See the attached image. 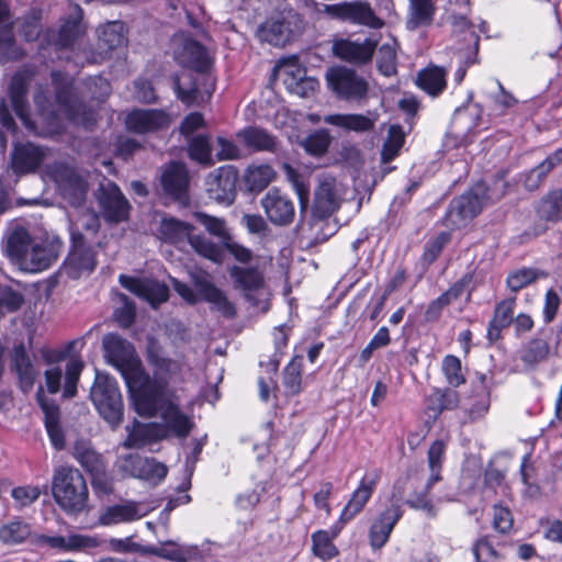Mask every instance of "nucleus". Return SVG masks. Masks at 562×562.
Masks as SVG:
<instances>
[{
    "label": "nucleus",
    "mask_w": 562,
    "mask_h": 562,
    "mask_svg": "<svg viewBox=\"0 0 562 562\" xmlns=\"http://www.w3.org/2000/svg\"><path fill=\"white\" fill-rule=\"evenodd\" d=\"M102 349L106 363L114 367L124 378L134 408L140 417H160L164 422H188L167 381L146 374L134 346L128 340L110 333L102 338Z\"/></svg>",
    "instance_id": "nucleus-1"
},
{
    "label": "nucleus",
    "mask_w": 562,
    "mask_h": 562,
    "mask_svg": "<svg viewBox=\"0 0 562 562\" xmlns=\"http://www.w3.org/2000/svg\"><path fill=\"white\" fill-rule=\"evenodd\" d=\"M63 241L57 236L35 237L29 227L12 222L5 228L1 248L20 270L36 273L48 269L58 258Z\"/></svg>",
    "instance_id": "nucleus-2"
},
{
    "label": "nucleus",
    "mask_w": 562,
    "mask_h": 562,
    "mask_svg": "<svg viewBox=\"0 0 562 562\" xmlns=\"http://www.w3.org/2000/svg\"><path fill=\"white\" fill-rule=\"evenodd\" d=\"M52 77L56 89L58 112L55 113L46 109L47 99L42 89H38L34 95V102L49 131L59 133L64 128L61 116L76 125L91 127L95 123V113L72 97L71 83L60 72H53Z\"/></svg>",
    "instance_id": "nucleus-3"
},
{
    "label": "nucleus",
    "mask_w": 562,
    "mask_h": 562,
    "mask_svg": "<svg viewBox=\"0 0 562 562\" xmlns=\"http://www.w3.org/2000/svg\"><path fill=\"white\" fill-rule=\"evenodd\" d=\"M52 492L55 502L67 513H80L87 507V483L80 471L75 468L59 467L55 470Z\"/></svg>",
    "instance_id": "nucleus-4"
},
{
    "label": "nucleus",
    "mask_w": 562,
    "mask_h": 562,
    "mask_svg": "<svg viewBox=\"0 0 562 562\" xmlns=\"http://www.w3.org/2000/svg\"><path fill=\"white\" fill-rule=\"evenodd\" d=\"M235 290L239 291L252 307L267 312L270 307V290L266 283L265 271L259 266H232L228 269Z\"/></svg>",
    "instance_id": "nucleus-5"
},
{
    "label": "nucleus",
    "mask_w": 562,
    "mask_h": 562,
    "mask_svg": "<svg viewBox=\"0 0 562 562\" xmlns=\"http://www.w3.org/2000/svg\"><path fill=\"white\" fill-rule=\"evenodd\" d=\"M488 199L491 196H487L486 189L482 184L453 199L442 218L443 226L451 231L465 227L481 213Z\"/></svg>",
    "instance_id": "nucleus-6"
},
{
    "label": "nucleus",
    "mask_w": 562,
    "mask_h": 562,
    "mask_svg": "<svg viewBox=\"0 0 562 562\" xmlns=\"http://www.w3.org/2000/svg\"><path fill=\"white\" fill-rule=\"evenodd\" d=\"M90 397L100 416L106 422H121L123 401L117 382L108 373L97 372Z\"/></svg>",
    "instance_id": "nucleus-7"
},
{
    "label": "nucleus",
    "mask_w": 562,
    "mask_h": 562,
    "mask_svg": "<svg viewBox=\"0 0 562 562\" xmlns=\"http://www.w3.org/2000/svg\"><path fill=\"white\" fill-rule=\"evenodd\" d=\"M193 424H132L126 427L125 448H140L170 437L184 438Z\"/></svg>",
    "instance_id": "nucleus-8"
},
{
    "label": "nucleus",
    "mask_w": 562,
    "mask_h": 562,
    "mask_svg": "<svg viewBox=\"0 0 562 562\" xmlns=\"http://www.w3.org/2000/svg\"><path fill=\"white\" fill-rule=\"evenodd\" d=\"M347 188L330 176H323L314 190L313 216L325 220L337 212L346 200Z\"/></svg>",
    "instance_id": "nucleus-9"
},
{
    "label": "nucleus",
    "mask_w": 562,
    "mask_h": 562,
    "mask_svg": "<svg viewBox=\"0 0 562 562\" xmlns=\"http://www.w3.org/2000/svg\"><path fill=\"white\" fill-rule=\"evenodd\" d=\"M46 172L71 205L79 206L85 202L88 192L87 181L72 167L58 161L47 166Z\"/></svg>",
    "instance_id": "nucleus-10"
},
{
    "label": "nucleus",
    "mask_w": 562,
    "mask_h": 562,
    "mask_svg": "<svg viewBox=\"0 0 562 562\" xmlns=\"http://www.w3.org/2000/svg\"><path fill=\"white\" fill-rule=\"evenodd\" d=\"M326 79L335 94L346 101H360L369 92L368 81L356 70L347 67H334L327 70Z\"/></svg>",
    "instance_id": "nucleus-11"
},
{
    "label": "nucleus",
    "mask_w": 562,
    "mask_h": 562,
    "mask_svg": "<svg viewBox=\"0 0 562 562\" xmlns=\"http://www.w3.org/2000/svg\"><path fill=\"white\" fill-rule=\"evenodd\" d=\"M115 467L126 476L160 483L168 473V468L153 458L142 457L138 453L120 454Z\"/></svg>",
    "instance_id": "nucleus-12"
},
{
    "label": "nucleus",
    "mask_w": 562,
    "mask_h": 562,
    "mask_svg": "<svg viewBox=\"0 0 562 562\" xmlns=\"http://www.w3.org/2000/svg\"><path fill=\"white\" fill-rule=\"evenodd\" d=\"M71 249L66 259L65 272L71 279H78L81 276L90 274L97 266V255L93 248L86 244L83 235L78 227H71Z\"/></svg>",
    "instance_id": "nucleus-13"
},
{
    "label": "nucleus",
    "mask_w": 562,
    "mask_h": 562,
    "mask_svg": "<svg viewBox=\"0 0 562 562\" xmlns=\"http://www.w3.org/2000/svg\"><path fill=\"white\" fill-rule=\"evenodd\" d=\"M325 12L335 19L370 29H382L385 22L376 16L368 2H340L325 5Z\"/></svg>",
    "instance_id": "nucleus-14"
},
{
    "label": "nucleus",
    "mask_w": 562,
    "mask_h": 562,
    "mask_svg": "<svg viewBox=\"0 0 562 562\" xmlns=\"http://www.w3.org/2000/svg\"><path fill=\"white\" fill-rule=\"evenodd\" d=\"M192 281L202 300L211 304V308L226 318L236 316V307L223 290L217 288L205 272H195Z\"/></svg>",
    "instance_id": "nucleus-15"
},
{
    "label": "nucleus",
    "mask_w": 562,
    "mask_h": 562,
    "mask_svg": "<svg viewBox=\"0 0 562 562\" xmlns=\"http://www.w3.org/2000/svg\"><path fill=\"white\" fill-rule=\"evenodd\" d=\"M98 200L101 214L105 221L120 223L127 220L130 203L115 183L111 181L102 183Z\"/></svg>",
    "instance_id": "nucleus-16"
},
{
    "label": "nucleus",
    "mask_w": 562,
    "mask_h": 562,
    "mask_svg": "<svg viewBox=\"0 0 562 562\" xmlns=\"http://www.w3.org/2000/svg\"><path fill=\"white\" fill-rule=\"evenodd\" d=\"M175 59L179 65L204 71L210 65L207 52L196 41L177 35L172 40Z\"/></svg>",
    "instance_id": "nucleus-17"
},
{
    "label": "nucleus",
    "mask_w": 562,
    "mask_h": 562,
    "mask_svg": "<svg viewBox=\"0 0 562 562\" xmlns=\"http://www.w3.org/2000/svg\"><path fill=\"white\" fill-rule=\"evenodd\" d=\"M46 157V148L31 142L18 143L11 154V169L18 176L33 173Z\"/></svg>",
    "instance_id": "nucleus-18"
},
{
    "label": "nucleus",
    "mask_w": 562,
    "mask_h": 562,
    "mask_svg": "<svg viewBox=\"0 0 562 562\" xmlns=\"http://www.w3.org/2000/svg\"><path fill=\"white\" fill-rule=\"evenodd\" d=\"M379 38L375 35L367 37L363 42L341 38L334 43L333 52L338 58L355 65L368 64L376 49Z\"/></svg>",
    "instance_id": "nucleus-19"
},
{
    "label": "nucleus",
    "mask_w": 562,
    "mask_h": 562,
    "mask_svg": "<svg viewBox=\"0 0 562 562\" xmlns=\"http://www.w3.org/2000/svg\"><path fill=\"white\" fill-rule=\"evenodd\" d=\"M237 172L233 167L217 168L206 178V192L209 198L225 204H232L235 199Z\"/></svg>",
    "instance_id": "nucleus-20"
},
{
    "label": "nucleus",
    "mask_w": 562,
    "mask_h": 562,
    "mask_svg": "<svg viewBox=\"0 0 562 562\" xmlns=\"http://www.w3.org/2000/svg\"><path fill=\"white\" fill-rule=\"evenodd\" d=\"M119 281L123 288L146 300L153 306L166 302L169 297L168 286L156 280L138 279L121 274Z\"/></svg>",
    "instance_id": "nucleus-21"
},
{
    "label": "nucleus",
    "mask_w": 562,
    "mask_h": 562,
    "mask_svg": "<svg viewBox=\"0 0 562 562\" xmlns=\"http://www.w3.org/2000/svg\"><path fill=\"white\" fill-rule=\"evenodd\" d=\"M294 20L295 15H273L260 25L258 37L270 45L282 47L292 40Z\"/></svg>",
    "instance_id": "nucleus-22"
},
{
    "label": "nucleus",
    "mask_w": 562,
    "mask_h": 562,
    "mask_svg": "<svg viewBox=\"0 0 562 562\" xmlns=\"http://www.w3.org/2000/svg\"><path fill=\"white\" fill-rule=\"evenodd\" d=\"M261 206L268 218L276 225H288L294 218L292 201L278 189L269 190L261 200Z\"/></svg>",
    "instance_id": "nucleus-23"
},
{
    "label": "nucleus",
    "mask_w": 562,
    "mask_h": 562,
    "mask_svg": "<svg viewBox=\"0 0 562 562\" xmlns=\"http://www.w3.org/2000/svg\"><path fill=\"white\" fill-rule=\"evenodd\" d=\"M160 183L164 191L173 199L179 201L186 199L190 184L187 167L177 161L168 164L161 170Z\"/></svg>",
    "instance_id": "nucleus-24"
},
{
    "label": "nucleus",
    "mask_w": 562,
    "mask_h": 562,
    "mask_svg": "<svg viewBox=\"0 0 562 562\" xmlns=\"http://www.w3.org/2000/svg\"><path fill=\"white\" fill-rule=\"evenodd\" d=\"M402 517V510L398 505H391L376 516L369 531L370 546L373 549H381L389 540L390 535Z\"/></svg>",
    "instance_id": "nucleus-25"
},
{
    "label": "nucleus",
    "mask_w": 562,
    "mask_h": 562,
    "mask_svg": "<svg viewBox=\"0 0 562 562\" xmlns=\"http://www.w3.org/2000/svg\"><path fill=\"white\" fill-rule=\"evenodd\" d=\"M170 117L160 110H135L126 117V126L130 131L144 134L168 127Z\"/></svg>",
    "instance_id": "nucleus-26"
},
{
    "label": "nucleus",
    "mask_w": 562,
    "mask_h": 562,
    "mask_svg": "<svg viewBox=\"0 0 562 562\" xmlns=\"http://www.w3.org/2000/svg\"><path fill=\"white\" fill-rule=\"evenodd\" d=\"M378 474L364 476L357 490L352 493L349 502L345 505L339 517V524L344 526L358 515L371 498L378 482Z\"/></svg>",
    "instance_id": "nucleus-27"
},
{
    "label": "nucleus",
    "mask_w": 562,
    "mask_h": 562,
    "mask_svg": "<svg viewBox=\"0 0 562 562\" xmlns=\"http://www.w3.org/2000/svg\"><path fill=\"white\" fill-rule=\"evenodd\" d=\"M378 120L374 112H368L367 115L358 113L331 114L324 117L326 124L352 131L356 133H364L373 130Z\"/></svg>",
    "instance_id": "nucleus-28"
},
{
    "label": "nucleus",
    "mask_w": 562,
    "mask_h": 562,
    "mask_svg": "<svg viewBox=\"0 0 562 562\" xmlns=\"http://www.w3.org/2000/svg\"><path fill=\"white\" fill-rule=\"evenodd\" d=\"M10 100L18 117L23 122L25 127L31 131L35 130V124L30 119L29 103L26 100L27 82L22 75L13 76L10 88Z\"/></svg>",
    "instance_id": "nucleus-29"
},
{
    "label": "nucleus",
    "mask_w": 562,
    "mask_h": 562,
    "mask_svg": "<svg viewBox=\"0 0 562 562\" xmlns=\"http://www.w3.org/2000/svg\"><path fill=\"white\" fill-rule=\"evenodd\" d=\"M279 74L286 88L300 95H305V91H300L301 86H308L311 90H316L318 82L313 78L306 77L304 68L299 66L294 60L283 63L279 66Z\"/></svg>",
    "instance_id": "nucleus-30"
},
{
    "label": "nucleus",
    "mask_w": 562,
    "mask_h": 562,
    "mask_svg": "<svg viewBox=\"0 0 562 562\" xmlns=\"http://www.w3.org/2000/svg\"><path fill=\"white\" fill-rule=\"evenodd\" d=\"M145 515L146 509L143 506L134 502H124L108 507L100 516V521L103 525H116L139 519Z\"/></svg>",
    "instance_id": "nucleus-31"
},
{
    "label": "nucleus",
    "mask_w": 562,
    "mask_h": 562,
    "mask_svg": "<svg viewBox=\"0 0 562 562\" xmlns=\"http://www.w3.org/2000/svg\"><path fill=\"white\" fill-rule=\"evenodd\" d=\"M193 226L171 216H164L158 226V236L166 243L179 245L190 239Z\"/></svg>",
    "instance_id": "nucleus-32"
},
{
    "label": "nucleus",
    "mask_w": 562,
    "mask_h": 562,
    "mask_svg": "<svg viewBox=\"0 0 562 562\" xmlns=\"http://www.w3.org/2000/svg\"><path fill=\"white\" fill-rule=\"evenodd\" d=\"M127 44L125 26L122 22H110L99 34V48L105 54L122 50Z\"/></svg>",
    "instance_id": "nucleus-33"
},
{
    "label": "nucleus",
    "mask_w": 562,
    "mask_h": 562,
    "mask_svg": "<svg viewBox=\"0 0 562 562\" xmlns=\"http://www.w3.org/2000/svg\"><path fill=\"white\" fill-rule=\"evenodd\" d=\"M12 362L22 389L24 391L30 390L35 381L36 370L22 344L14 347Z\"/></svg>",
    "instance_id": "nucleus-34"
},
{
    "label": "nucleus",
    "mask_w": 562,
    "mask_h": 562,
    "mask_svg": "<svg viewBox=\"0 0 562 562\" xmlns=\"http://www.w3.org/2000/svg\"><path fill=\"white\" fill-rule=\"evenodd\" d=\"M81 18L82 12L80 7L77 4L71 5L68 19L65 20L56 35V38L54 40L55 45L59 47H68L76 41L81 33Z\"/></svg>",
    "instance_id": "nucleus-35"
},
{
    "label": "nucleus",
    "mask_w": 562,
    "mask_h": 562,
    "mask_svg": "<svg viewBox=\"0 0 562 562\" xmlns=\"http://www.w3.org/2000/svg\"><path fill=\"white\" fill-rule=\"evenodd\" d=\"M397 41L389 35L378 49L376 66L385 77H392L397 72Z\"/></svg>",
    "instance_id": "nucleus-36"
},
{
    "label": "nucleus",
    "mask_w": 562,
    "mask_h": 562,
    "mask_svg": "<svg viewBox=\"0 0 562 562\" xmlns=\"http://www.w3.org/2000/svg\"><path fill=\"white\" fill-rule=\"evenodd\" d=\"M446 70L431 66L419 71L416 83L430 95H438L446 88Z\"/></svg>",
    "instance_id": "nucleus-37"
},
{
    "label": "nucleus",
    "mask_w": 562,
    "mask_h": 562,
    "mask_svg": "<svg viewBox=\"0 0 562 562\" xmlns=\"http://www.w3.org/2000/svg\"><path fill=\"white\" fill-rule=\"evenodd\" d=\"M237 136L247 147L255 150L273 151L277 147L276 138L267 131L259 127H248L238 132Z\"/></svg>",
    "instance_id": "nucleus-38"
},
{
    "label": "nucleus",
    "mask_w": 562,
    "mask_h": 562,
    "mask_svg": "<svg viewBox=\"0 0 562 562\" xmlns=\"http://www.w3.org/2000/svg\"><path fill=\"white\" fill-rule=\"evenodd\" d=\"M458 404L457 392L446 390H435L427 398L426 411L430 418L436 419L445 409H452Z\"/></svg>",
    "instance_id": "nucleus-39"
},
{
    "label": "nucleus",
    "mask_w": 562,
    "mask_h": 562,
    "mask_svg": "<svg viewBox=\"0 0 562 562\" xmlns=\"http://www.w3.org/2000/svg\"><path fill=\"white\" fill-rule=\"evenodd\" d=\"M31 536V527L23 520L14 519L0 526V542L15 546L24 542Z\"/></svg>",
    "instance_id": "nucleus-40"
},
{
    "label": "nucleus",
    "mask_w": 562,
    "mask_h": 562,
    "mask_svg": "<svg viewBox=\"0 0 562 562\" xmlns=\"http://www.w3.org/2000/svg\"><path fill=\"white\" fill-rule=\"evenodd\" d=\"M75 457L82 467L95 476L103 473L104 465L101 456L90 448L88 441L78 440L75 442Z\"/></svg>",
    "instance_id": "nucleus-41"
},
{
    "label": "nucleus",
    "mask_w": 562,
    "mask_h": 562,
    "mask_svg": "<svg viewBox=\"0 0 562 562\" xmlns=\"http://www.w3.org/2000/svg\"><path fill=\"white\" fill-rule=\"evenodd\" d=\"M435 7L432 0H409V16L407 24L411 29L428 25L432 21Z\"/></svg>",
    "instance_id": "nucleus-42"
},
{
    "label": "nucleus",
    "mask_w": 562,
    "mask_h": 562,
    "mask_svg": "<svg viewBox=\"0 0 562 562\" xmlns=\"http://www.w3.org/2000/svg\"><path fill=\"white\" fill-rule=\"evenodd\" d=\"M341 528V525L339 527H335L331 536H329L325 530L314 532L312 535V549L314 554L323 560H329L336 557L338 554V550L333 543V539L339 533Z\"/></svg>",
    "instance_id": "nucleus-43"
},
{
    "label": "nucleus",
    "mask_w": 562,
    "mask_h": 562,
    "mask_svg": "<svg viewBox=\"0 0 562 562\" xmlns=\"http://www.w3.org/2000/svg\"><path fill=\"white\" fill-rule=\"evenodd\" d=\"M537 212L547 221H562V189L548 193L540 201Z\"/></svg>",
    "instance_id": "nucleus-44"
},
{
    "label": "nucleus",
    "mask_w": 562,
    "mask_h": 562,
    "mask_svg": "<svg viewBox=\"0 0 562 562\" xmlns=\"http://www.w3.org/2000/svg\"><path fill=\"white\" fill-rule=\"evenodd\" d=\"M404 142L405 134L403 128L400 125H391L381 151L382 162L387 164L393 160L398 155Z\"/></svg>",
    "instance_id": "nucleus-45"
},
{
    "label": "nucleus",
    "mask_w": 562,
    "mask_h": 562,
    "mask_svg": "<svg viewBox=\"0 0 562 562\" xmlns=\"http://www.w3.org/2000/svg\"><path fill=\"white\" fill-rule=\"evenodd\" d=\"M276 172L269 165L250 166L247 169L246 182L251 190L260 191L274 179Z\"/></svg>",
    "instance_id": "nucleus-46"
},
{
    "label": "nucleus",
    "mask_w": 562,
    "mask_h": 562,
    "mask_svg": "<svg viewBox=\"0 0 562 562\" xmlns=\"http://www.w3.org/2000/svg\"><path fill=\"white\" fill-rule=\"evenodd\" d=\"M445 451L446 445L442 440H436L428 450V467L430 470V476L427 482V490L441 479L440 471L442 468Z\"/></svg>",
    "instance_id": "nucleus-47"
},
{
    "label": "nucleus",
    "mask_w": 562,
    "mask_h": 562,
    "mask_svg": "<svg viewBox=\"0 0 562 562\" xmlns=\"http://www.w3.org/2000/svg\"><path fill=\"white\" fill-rule=\"evenodd\" d=\"M283 170L286 177V180L291 182L293 189L295 190L301 210H305L310 200V187L308 183L305 181V178L300 175L294 168H292L290 165L284 164Z\"/></svg>",
    "instance_id": "nucleus-48"
},
{
    "label": "nucleus",
    "mask_w": 562,
    "mask_h": 562,
    "mask_svg": "<svg viewBox=\"0 0 562 562\" xmlns=\"http://www.w3.org/2000/svg\"><path fill=\"white\" fill-rule=\"evenodd\" d=\"M283 389L288 396L296 395L301 392L302 385V364L297 361H291L283 371Z\"/></svg>",
    "instance_id": "nucleus-49"
},
{
    "label": "nucleus",
    "mask_w": 562,
    "mask_h": 562,
    "mask_svg": "<svg viewBox=\"0 0 562 562\" xmlns=\"http://www.w3.org/2000/svg\"><path fill=\"white\" fill-rule=\"evenodd\" d=\"M194 217L211 235L220 238L223 244L231 237L226 223L223 218L211 216L203 212H195Z\"/></svg>",
    "instance_id": "nucleus-50"
},
{
    "label": "nucleus",
    "mask_w": 562,
    "mask_h": 562,
    "mask_svg": "<svg viewBox=\"0 0 562 562\" xmlns=\"http://www.w3.org/2000/svg\"><path fill=\"white\" fill-rule=\"evenodd\" d=\"M441 370L449 385L458 387L465 383L462 364L458 357L448 355L443 358Z\"/></svg>",
    "instance_id": "nucleus-51"
},
{
    "label": "nucleus",
    "mask_w": 562,
    "mask_h": 562,
    "mask_svg": "<svg viewBox=\"0 0 562 562\" xmlns=\"http://www.w3.org/2000/svg\"><path fill=\"white\" fill-rule=\"evenodd\" d=\"M189 243L192 248L204 258L210 259L213 262L222 261L223 254L221 248L206 237L200 235H191Z\"/></svg>",
    "instance_id": "nucleus-52"
},
{
    "label": "nucleus",
    "mask_w": 562,
    "mask_h": 562,
    "mask_svg": "<svg viewBox=\"0 0 562 562\" xmlns=\"http://www.w3.org/2000/svg\"><path fill=\"white\" fill-rule=\"evenodd\" d=\"M213 546L180 544L179 562H207L212 554Z\"/></svg>",
    "instance_id": "nucleus-53"
},
{
    "label": "nucleus",
    "mask_w": 562,
    "mask_h": 562,
    "mask_svg": "<svg viewBox=\"0 0 562 562\" xmlns=\"http://www.w3.org/2000/svg\"><path fill=\"white\" fill-rule=\"evenodd\" d=\"M189 156L202 165H212L213 160L207 137L199 135L192 138L189 144Z\"/></svg>",
    "instance_id": "nucleus-54"
},
{
    "label": "nucleus",
    "mask_w": 562,
    "mask_h": 562,
    "mask_svg": "<svg viewBox=\"0 0 562 562\" xmlns=\"http://www.w3.org/2000/svg\"><path fill=\"white\" fill-rule=\"evenodd\" d=\"M550 348L542 339L531 340L522 351L521 360L527 364H536L543 361L549 355Z\"/></svg>",
    "instance_id": "nucleus-55"
},
{
    "label": "nucleus",
    "mask_w": 562,
    "mask_h": 562,
    "mask_svg": "<svg viewBox=\"0 0 562 562\" xmlns=\"http://www.w3.org/2000/svg\"><path fill=\"white\" fill-rule=\"evenodd\" d=\"M48 437L55 449L61 450L66 446L67 440L74 437L71 424H45Z\"/></svg>",
    "instance_id": "nucleus-56"
},
{
    "label": "nucleus",
    "mask_w": 562,
    "mask_h": 562,
    "mask_svg": "<svg viewBox=\"0 0 562 562\" xmlns=\"http://www.w3.org/2000/svg\"><path fill=\"white\" fill-rule=\"evenodd\" d=\"M83 369V362L78 358H71L66 366V378L64 385V396L72 397L77 391V383L81 371Z\"/></svg>",
    "instance_id": "nucleus-57"
},
{
    "label": "nucleus",
    "mask_w": 562,
    "mask_h": 562,
    "mask_svg": "<svg viewBox=\"0 0 562 562\" xmlns=\"http://www.w3.org/2000/svg\"><path fill=\"white\" fill-rule=\"evenodd\" d=\"M42 491L38 486L25 485L18 486L11 491L16 508H24L33 504L41 496Z\"/></svg>",
    "instance_id": "nucleus-58"
},
{
    "label": "nucleus",
    "mask_w": 562,
    "mask_h": 562,
    "mask_svg": "<svg viewBox=\"0 0 562 562\" xmlns=\"http://www.w3.org/2000/svg\"><path fill=\"white\" fill-rule=\"evenodd\" d=\"M23 302L21 293L0 284V313L2 315L18 311Z\"/></svg>",
    "instance_id": "nucleus-59"
},
{
    "label": "nucleus",
    "mask_w": 562,
    "mask_h": 562,
    "mask_svg": "<svg viewBox=\"0 0 562 562\" xmlns=\"http://www.w3.org/2000/svg\"><path fill=\"white\" fill-rule=\"evenodd\" d=\"M101 544V540L94 536L69 533L67 535V552L87 551Z\"/></svg>",
    "instance_id": "nucleus-60"
},
{
    "label": "nucleus",
    "mask_w": 562,
    "mask_h": 562,
    "mask_svg": "<svg viewBox=\"0 0 562 562\" xmlns=\"http://www.w3.org/2000/svg\"><path fill=\"white\" fill-rule=\"evenodd\" d=\"M539 277L538 271L524 268L516 270L507 277V286L513 291L517 292L520 289L527 286L531 282H533Z\"/></svg>",
    "instance_id": "nucleus-61"
},
{
    "label": "nucleus",
    "mask_w": 562,
    "mask_h": 562,
    "mask_svg": "<svg viewBox=\"0 0 562 562\" xmlns=\"http://www.w3.org/2000/svg\"><path fill=\"white\" fill-rule=\"evenodd\" d=\"M516 304L515 297L499 302L494 311L493 321L497 326L507 327L513 322V313Z\"/></svg>",
    "instance_id": "nucleus-62"
},
{
    "label": "nucleus",
    "mask_w": 562,
    "mask_h": 562,
    "mask_svg": "<svg viewBox=\"0 0 562 562\" xmlns=\"http://www.w3.org/2000/svg\"><path fill=\"white\" fill-rule=\"evenodd\" d=\"M551 170L550 162H546V160L541 161L526 175L524 180L525 188L529 191L538 189Z\"/></svg>",
    "instance_id": "nucleus-63"
},
{
    "label": "nucleus",
    "mask_w": 562,
    "mask_h": 562,
    "mask_svg": "<svg viewBox=\"0 0 562 562\" xmlns=\"http://www.w3.org/2000/svg\"><path fill=\"white\" fill-rule=\"evenodd\" d=\"M303 145L306 151L312 155L319 156L327 150L329 146V138L326 133L317 132L306 137Z\"/></svg>",
    "instance_id": "nucleus-64"
}]
</instances>
